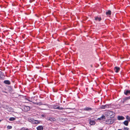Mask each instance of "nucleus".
<instances>
[{"mask_svg": "<svg viewBox=\"0 0 130 130\" xmlns=\"http://www.w3.org/2000/svg\"><path fill=\"white\" fill-rule=\"evenodd\" d=\"M26 100H27L28 101L30 102H32L33 101V100L32 99V98H28L26 99Z\"/></svg>", "mask_w": 130, "mask_h": 130, "instance_id": "11", "label": "nucleus"}, {"mask_svg": "<svg viewBox=\"0 0 130 130\" xmlns=\"http://www.w3.org/2000/svg\"><path fill=\"white\" fill-rule=\"evenodd\" d=\"M90 124L91 125H93L95 124V122L93 120H90L89 122Z\"/></svg>", "mask_w": 130, "mask_h": 130, "instance_id": "9", "label": "nucleus"}, {"mask_svg": "<svg viewBox=\"0 0 130 130\" xmlns=\"http://www.w3.org/2000/svg\"><path fill=\"white\" fill-rule=\"evenodd\" d=\"M128 121L127 120H125L123 122V124L126 126H127L128 124Z\"/></svg>", "mask_w": 130, "mask_h": 130, "instance_id": "12", "label": "nucleus"}, {"mask_svg": "<svg viewBox=\"0 0 130 130\" xmlns=\"http://www.w3.org/2000/svg\"><path fill=\"white\" fill-rule=\"evenodd\" d=\"M130 93V91L128 90H125L124 91V94L126 95H127L128 94Z\"/></svg>", "mask_w": 130, "mask_h": 130, "instance_id": "10", "label": "nucleus"}, {"mask_svg": "<svg viewBox=\"0 0 130 130\" xmlns=\"http://www.w3.org/2000/svg\"><path fill=\"white\" fill-rule=\"evenodd\" d=\"M15 119L14 117H11L9 119V120L10 121H12L14 120H15Z\"/></svg>", "mask_w": 130, "mask_h": 130, "instance_id": "17", "label": "nucleus"}, {"mask_svg": "<svg viewBox=\"0 0 130 130\" xmlns=\"http://www.w3.org/2000/svg\"><path fill=\"white\" fill-rule=\"evenodd\" d=\"M129 128L127 127H125L124 128V130H129Z\"/></svg>", "mask_w": 130, "mask_h": 130, "instance_id": "25", "label": "nucleus"}, {"mask_svg": "<svg viewBox=\"0 0 130 130\" xmlns=\"http://www.w3.org/2000/svg\"><path fill=\"white\" fill-rule=\"evenodd\" d=\"M120 69V68L119 67H115L114 69V70L116 72L118 73Z\"/></svg>", "mask_w": 130, "mask_h": 130, "instance_id": "5", "label": "nucleus"}, {"mask_svg": "<svg viewBox=\"0 0 130 130\" xmlns=\"http://www.w3.org/2000/svg\"><path fill=\"white\" fill-rule=\"evenodd\" d=\"M48 120H50L51 122H54L56 121V119L54 118L51 117L50 118L48 119Z\"/></svg>", "mask_w": 130, "mask_h": 130, "instance_id": "6", "label": "nucleus"}, {"mask_svg": "<svg viewBox=\"0 0 130 130\" xmlns=\"http://www.w3.org/2000/svg\"><path fill=\"white\" fill-rule=\"evenodd\" d=\"M108 113L111 118H113L115 116V113L112 111H109Z\"/></svg>", "mask_w": 130, "mask_h": 130, "instance_id": "3", "label": "nucleus"}, {"mask_svg": "<svg viewBox=\"0 0 130 130\" xmlns=\"http://www.w3.org/2000/svg\"><path fill=\"white\" fill-rule=\"evenodd\" d=\"M105 117L104 116H102V117H101L100 118H99L98 119V120H101L103 119H105Z\"/></svg>", "mask_w": 130, "mask_h": 130, "instance_id": "16", "label": "nucleus"}, {"mask_svg": "<svg viewBox=\"0 0 130 130\" xmlns=\"http://www.w3.org/2000/svg\"><path fill=\"white\" fill-rule=\"evenodd\" d=\"M126 119L128 120V121H130V118L128 116H127L126 117Z\"/></svg>", "mask_w": 130, "mask_h": 130, "instance_id": "19", "label": "nucleus"}, {"mask_svg": "<svg viewBox=\"0 0 130 130\" xmlns=\"http://www.w3.org/2000/svg\"><path fill=\"white\" fill-rule=\"evenodd\" d=\"M37 130H43V128L42 126H39L37 127Z\"/></svg>", "mask_w": 130, "mask_h": 130, "instance_id": "7", "label": "nucleus"}, {"mask_svg": "<svg viewBox=\"0 0 130 130\" xmlns=\"http://www.w3.org/2000/svg\"><path fill=\"white\" fill-rule=\"evenodd\" d=\"M28 120L29 122H31L33 124H37L40 123L41 122L40 121L34 120L33 118H28Z\"/></svg>", "mask_w": 130, "mask_h": 130, "instance_id": "1", "label": "nucleus"}, {"mask_svg": "<svg viewBox=\"0 0 130 130\" xmlns=\"http://www.w3.org/2000/svg\"><path fill=\"white\" fill-rule=\"evenodd\" d=\"M25 129L24 128H22L20 130H25Z\"/></svg>", "mask_w": 130, "mask_h": 130, "instance_id": "27", "label": "nucleus"}, {"mask_svg": "<svg viewBox=\"0 0 130 130\" xmlns=\"http://www.w3.org/2000/svg\"><path fill=\"white\" fill-rule=\"evenodd\" d=\"M114 122L113 119H109L107 120L106 121V124H110L113 123Z\"/></svg>", "mask_w": 130, "mask_h": 130, "instance_id": "2", "label": "nucleus"}, {"mask_svg": "<svg viewBox=\"0 0 130 130\" xmlns=\"http://www.w3.org/2000/svg\"><path fill=\"white\" fill-rule=\"evenodd\" d=\"M7 128L8 129H10L12 128V127L11 126L8 125L7 126Z\"/></svg>", "mask_w": 130, "mask_h": 130, "instance_id": "23", "label": "nucleus"}, {"mask_svg": "<svg viewBox=\"0 0 130 130\" xmlns=\"http://www.w3.org/2000/svg\"><path fill=\"white\" fill-rule=\"evenodd\" d=\"M117 119L118 120H120L124 119L125 118L123 116H118L117 117Z\"/></svg>", "mask_w": 130, "mask_h": 130, "instance_id": "4", "label": "nucleus"}, {"mask_svg": "<svg viewBox=\"0 0 130 130\" xmlns=\"http://www.w3.org/2000/svg\"><path fill=\"white\" fill-rule=\"evenodd\" d=\"M4 83L5 84L8 85H9L10 84V82L8 80H5L4 81Z\"/></svg>", "mask_w": 130, "mask_h": 130, "instance_id": "8", "label": "nucleus"}, {"mask_svg": "<svg viewBox=\"0 0 130 130\" xmlns=\"http://www.w3.org/2000/svg\"><path fill=\"white\" fill-rule=\"evenodd\" d=\"M58 109H60V110H62L64 109V110L65 109L64 108L62 107H60L59 106H58Z\"/></svg>", "mask_w": 130, "mask_h": 130, "instance_id": "22", "label": "nucleus"}, {"mask_svg": "<svg viewBox=\"0 0 130 130\" xmlns=\"http://www.w3.org/2000/svg\"><path fill=\"white\" fill-rule=\"evenodd\" d=\"M95 20L97 21H100L101 20V18L100 17H95Z\"/></svg>", "mask_w": 130, "mask_h": 130, "instance_id": "15", "label": "nucleus"}, {"mask_svg": "<svg viewBox=\"0 0 130 130\" xmlns=\"http://www.w3.org/2000/svg\"><path fill=\"white\" fill-rule=\"evenodd\" d=\"M4 76L3 74L0 72V78L3 77Z\"/></svg>", "mask_w": 130, "mask_h": 130, "instance_id": "21", "label": "nucleus"}, {"mask_svg": "<svg viewBox=\"0 0 130 130\" xmlns=\"http://www.w3.org/2000/svg\"><path fill=\"white\" fill-rule=\"evenodd\" d=\"M25 130H29L27 128L25 129Z\"/></svg>", "mask_w": 130, "mask_h": 130, "instance_id": "29", "label": "nucleus"}, {"mask_svg": "<svg viewBox=\"0 0 130 130\" xmlns=\"http://www.w3.org/2000/svg\"><path fill=\"white\" fill-rule=\"evenodd\" d=\"M111 11L110 10H108V11L106 12V14L107 15H109L111 14Z\"/></svg>", "mask_w": 130, "mask_h": 130, "instance_id": "14", "label": "nucleus"}, {"mask_svg": "<svg viewBox=\"0 0 130 130\" xmlns=\"http://www.w3.org/2000/svg\"><path fill=\"white\" fill-rule=\"evenodd\" d=\"M53 108H54L55 109H58V106H57L56 105H54L53 106Z\"/></svg>", "mask_w": 130, "mask_h": 130, "instance_id": "18", "label": "nucleus"}, {"mask_svg": "<svg viewBox=\"0 0 130 130\" xmlns=\"http://www.w3.org/2000/svg\"><path fill=\"white\" fill-rule=\"evenodd\" d=\"M130 99V98H129V97H126V100H128V99Z\"/></svg>", "mask_w": 130, "mask_h": 130, "instance_id": "28", "label": "nucleus"}, {"mask_svg": "<svg viewBox=\"0 0 130 130\" xmlns=\"http://www.w3.org/2000/svg\"><path fill=\"white\" fill-rule=\"evenodd\" d=\"M44 105H45L46 108H48V106L47 104H44Z\"/></svg>", "mask_w": 130, "mask_h": 130, "instance_id": "26", "label": "nucleus"}, {"mask_svg": "<svg viewBox=\"0 0 130 130\" xmlns=\"http://www.w3.org/2000/svg\"><path fill=\"white\" fill-rule=\"evenodd\" d=\"M100 108L101 109H105L104 105H102L100 107Z\"/></svg>", "mask_w": 130, "mask_h": 130, "instance_id": "24", "label": "nucleus"}, {"mask_svg": "<svg viewBox=\"0 0 130 130\" xmlns=\"http://www.w3.org/2000/svg\"><path fill=\"white\" fill-rule=\"evenodd\" d=\"M118 130H121V129H119Z\"/></svg>", "mask_w": 130, "mask_h": 130, "instance_id": "30", "label": "nucleus"}, {"mask_svg": "<svg viewBox=\"0 0 130 130\" xmlns=\"http://www.w3.org/2000/svg\"><path fill=\"white\" fill-rule=\"evenodd\" d=\"M92 110V108H91L87 107L84 109V110L87 111L91 110Z\"/></svg>", "mask_w": 130, "mask_h": 130, "instance_id": "13", "label": "nucleus"}, {"mask_svg": "<svg viewBox=\"0 0 130 130\" xmlns=\"http://www.w3.org/2000/svg\"><path fill=\"white\" fill-rule=\"evenodd\" d=\"M104 106H105V109L108 108L109 107V105H105Z\"/></svg>", "mask_w": 130, "mask_h": 130, "instance_id": "20", "label": "nucleus"}]
</instances>
